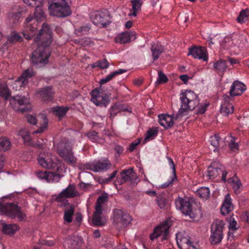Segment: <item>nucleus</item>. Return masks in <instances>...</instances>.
Segmentation results:
<instances>
[{
    "label": "nucleus",
    "mask_w": 249,
    "mask_h": 249,
    "mask_svg": "<svg viewBox=\"0 0 249 249\" xmlns=\"http://www.w3.org/2000/svg\"><path fill=\"white\" fill-rule=\"evenodd\" d=\"M180 100L181 102L180 108L176 115L175 119L177 120L186 114L189 111L194 110L198 107L197 114H202L206 110V107L209 104L205 103L199 106V100L197 95L193 91L186 90L184 92L180 94Z\"/></svg>",
    "instance_id": "2"
},
{
    "label": "nucleus",
    "mask_w": 249,
    "mask_h": 249,
    "mask_svg": "<svg viewBox=\"0 0 249 249\" xmlns=\"http://www.w3.org/2000/svg\"><path fill=\"white\" fill-rule=\"evenodd\" d=\"M176 205L181 212L186 216H188L191 219L196 217L197 213L196 210L193 208V201L188 198H182L178 197L176 200Z\"/></svg>",
    "instance_id": "6"
},
{
    "label": "nucleus",
    "mask_w": 249,
    "mask_h": 249,
    "mask_svg": "<svg viewBox=\"0 0 249 249\" xmlns=\"http://www.w3.org/2000/svg\"><path fill=\"white\" fill-rule=\"evenodd\" d=\"M227 181L230 183H232V188L234 192L236 194L239 193V189L241 185V183L240 180L234 176L232 178H229Z\"/></svg>",
    "instance_id": "40"
},
{
    "label": "nucleus",
    "mask_w": 249,
    "mask_h": 249,
    "mask_svg": "<svg viewBox=\"0 0 249 249\" xmlns=\"http://www.w3.org/2000/svg\"><path fill=\"white\" fill-rule=\"evenodd\" d=\"M22 41V36L18 32L13 31L8 36L7 42L14 44L17 42H21Z\"/></svg>",
    "instance_id": "33"
},
{
    "label": "nucleus",
    "mask_w": 249,
    "mask_h": 249,
    "mask_svg": "<svg viewBox=\"0 0 249 249\" xmlns=\"http://www.w3.org/2000/svg\"><path fill=\"white\" fill-rule=\"evenodd\" d=\"M97 67H100L102 69H107L109 66V63L106 59H103L96 62Z\"/></svg>",
    "instance_id": "53"
},
{
    "label": "nucleus",
    "mask_w": 249,
    "mask_h": 249,
    "mask_svg": "<svg viewBox=\"0 0 249 249\" xmlns=\"http://www.w3.org/2000/svg\"><path fill=\"white\" fill-rule=\"evenodd\" d=\"M121 179L120 184L128 182L131 184H136L138 181L137 175L134 172L133 168L124 169L120 173Z\"/></svg>",
    "instance_id": "17"
},
{
    "label": "nucleus",
    "mask_w": 249,
    "mask_h": 249,
    "mask_svg": "<svg viewBox=\"0 0 249 249\" xmlns=\"http://www.w3.org/2000/svg\"><path fill=\"white\" fill-rule=\"evenodd\" d=\"M34 19L36 22L40 21L45 18V15L42 7L41 6L37 5L34 13Z\"/></svg>",
    "instance_id": "34"
},
{
    "label": "nucleus",
    "mask_w": 249,
    "mask_h": 249,
    "mask_svg": "<svg viewBox=\"0 0 249 249\" xmlns=\"http://www.w3.org/2000/svg\"><path fill=\"white\" fill-rule=\"evenodd\" d=\"M5 158L2 154L0 153V170H1L4 164Z\"/></svg>",
    "instance_id": "64"
},
{
    "label": "nucleus",
    "mask_w": 249,
    "mask_h": 249,
    "mask_svg": "<svg viewBox=\"0 0 249 249\" xmlns=\"http://www.w3.org/2000/svg\"><path fill=\"white\" fill-rule=\"evenodd\" d=\"M235 137L231 136V140L229 143V147L230 150L233 152L238 150V144L235 142Z\"/></svg>",
    "instance_id": "50"
},
{
    "label": "nucleus",
    "mask_w": 249,
    "mask_h": 249,
    "mask_svg": "<svg viewBox=\"0 0 249 249\" xmlns=\"http://www.w3.org/2000/svg\"><path fill=\"white\" fill-rule=\"evenodd\" d=\"M160 124L165 128L172 126L174 124L173 117L172 116L165 114H161L158 116Z\"/></svg>",
    "instance_id": "28"
},
{
    "label": "nucleus",
    "mask_w": 249,
    "mask_h": 249,
    "mask_svg": "<svg viewBox=\"0 0 249 249\" xmlns=\"http://www.w3.org/2000/svg\"><path fill=\"white\" fill-rule=\"evenodd\" d=\"M167 159L168 160L169 164L170 165L172 169H173V176L171 178L170 180L164 183L162 185V187L164 188H166V187L170 186V185H171L173 183V182H174V181L175 180V179H176L177 178V176H176V167H175V164L174 163V162H173L172 159L170 157H167Z\"/></svg>",
    "instance_id": "36"
},
{
    "label": "nucleus",
    "mask_w": 249,
    "mask_h": 249,
    "mask_svg": "<svg viewBox=\"0 0 249 249\" xmlns=\"http://www.w3.org/2000/svg\"><path fill=\"white\" fill-rule=\"evenodd\" d=\"M102 213V210L99 211L95 209L93 215L92 216V220L93 224L97 226H102L106 224V221L103 220L101 214Z\"/></svg>",
    "instance_id": "31"
},
{
    "label": "nucleus",
    "mask_w": 249,
    "mask_h": 249,
    "mask_svg": "<svg viewBox=\"0 0 249 249\" xmlns=\"http://www.w3.org/2000/svg\"><path fill=\"white\" fill-rule=\"evenodd\" d=\"M249 16V10L248 9L242 10L237 18V20L239 23H242L248 19Z\"/></svg>",
    "instance_id": "47"
},
{
    "label": "nucleus",
    "mask_w": 249,
    "mask_h": 249,
    "mask_svg": "<svg viewBox=\"0 0 249 249\" xmlns=\"http://www.w3.org/2000/svg\"><path fill=\"white\" fill-rule=\"evenodd\" d=\"M11 146V142L8 139L3 137L0 138V150L6 151L10 149Z\"/></svg>",
    "instance_id": "44"
},
{
    "label": "nucleus",
    "mask_w": 249,
    "mask_h": 249,
    "mask_svg": "<svg viewBox=\"0 0 249 249\" xmlns=\"http://www.w3.org/2000/svg\"><path fill=\"white\" fill-rule=\"evenodd\" d=\"M168 81V78L166 75L164 74L161 71H158V78L156 82L157 85L162 83H165Z\"/></svg>",
    "instance_id": "49"
},
{
    "label": "nucleus",
    "mask_w": 249,
    "mask_h": 249,
    "mask_svg": "<svg viewBox=\"0 0 249 249\" xmlns=\"http://www.w3.org/2000/svg\"><path fill=\"white\" fill-rule=\"evenodd\" d=\"M35 173L38 178L45 179L48 182H57L60 178L63 176L55 172H47L46 171H37Z\"/></svg>",
    "instance_id": "20"
},
{
    "label": "nucleus",
    "mask_w": 249,
    "mask_h": 249,
    "mask_svg": "<svg viewBox=\"0 0 249 249\" xmlns=\"http://www.w3.org/2000/svg\"><path fill=\"white\" fill-rule=\"evenodd\" d=\"M36 74L32 69H28L25 70L18 78L14 81L11 86L15 90H19L22 87H25L28 83V79Z\"/></svg>",
    "instance_id": "13"
},
{
    "label": "nucleus",
    "mask_w": 249,
    "mask_h": 249,
    "mask_svg": "<svg viewBox=\"0 0 249 249\" xmlns=\"http://www.w3.org/2000/svg\"><path fill=\"white\" fill-rule=\"evenodd\" d=\"M87 136L89 139L95 141L98 137V133L95 131H92L87 133Z\"/></svg>",
    "instance_id": "61"
},
{
    "label": "nucleus",
    "mask_w": 249,
    "mask_h": 249,
    "mask_svg": "<svg viewBox=\"0 0 249 249\" xmlns=\"http://www.w3.org/2000/svg\"><path fill=\"white\" fill-rule=\"evenodd\" d=\"M74 212V207L71 205L70 208L64 211V220L65 223H70L72 221V216Z\"/></svg>",
    "instance_id": "37"
},
{
    "label": "nucleus",
    "mask_w": 249,
    "mask_h": 249,
    "mask_svg": "<svg viewBox=\"0 0 249 249\" xmlns=\"http://www.w3.org/2000/svg\"><path fill=\"white\" fill-rule=\"evenodd\" d=\"M90 29V25L89 24H86L75 29V32L78 35H86L89 32Z\"/></svg>",
    "instance_id": "45"
},
{
    "label": "nucleus",
    "mask_w": 249,
    "mask_h": 249,
    "mask_svg": "<svg viewBox=\"0 0 249 249\" xmlns=\"http://www.w3.org/2000/svg\"><path fill=\"white\" fill-rule=\"evenodd\" d=\"M22 139L26 145L32 146L33 142L29 133H26V135H22Z\"/></svg>",
    "instance_id": "58"
},
{
    "label": "nucleus",
    "mask_w": 249,
    "mask_h": 249,
    "mask_svg": "<svg viewBox=\"0 0 249 249\" xmlns=\"http://www.w3.org/2000/svg\"><path fill=\"white\" fill-rule=\"evenodd\" d=\"M69 109V107H63L57 106L52 108V111L55 116L61 118L65 116Z\"/></svg>",
    "instance_id": "35"
},
{
    "label": "nucleus",
    "mask_w": 249,
    "mask_h": 249,
    "mask_svg": "<svg viewBox=\"0 0 249 249\" xmlns=\"http://www.w3.org/2000/svg\"><path fill=\"white\" fill-rule=\"evenodd\" d=\"M140 140L138 139L137 141L132 142L129 147V150L130 152H132L136 148L137 145L140 143Z\"/></svg>",
    "instance_id": "63"
},
{
    "label": "nucleus",
    "mask_w": 249,
    "mask_h": 249,
    "mask_svg": "<svg viewBox=\"0 0 249 249\" xmlns=\"http://www.w3.org/2000/svg\"><path fill=\"white\" fill-rule=\"evenodd\" d=\"M158 132V130L156 128H152L149 129L146 133V136L145 138V141L150 139L151 137L153 136H155L157 135Z\"/></svg>",
    "instance_id": "54"
},
{
    "label": "nucleus",
    "mask_w": 249,
    "mask_h": 249,
    "mask_svg": "<svg viewBox=\"0 0 249 249\" xmlns=\"http://www.w3.org/2000/svg\"><path fill=\"white\" fill-rule=\"evenodd\" d=\"M188 55H191L195 58L207 61L208 56L205 48L194 46L189 49Z\"/></svg>",
    "instance_id": "21"
},
{
    "label": "nucleus",
    "mask_w": 249,
    "mask_h": 249,
    "mask_svg": "<svg viewBox=\"0 0 249 249\" xmlns=\"http://www.w3.org/2000/svg\"><path fill=\"white\" fill-rule=\"evenodd\" d=\"M93 171L100 172L106 171L111 167V163L107 159L99 160L96 164H93Z\"/></svg>",
    "instance_id": "26"
},
{
    "label": "nucleus",
    "mask_w": 249,
    "mask_h": 249,
    "mask_svg": "<svg viewBox=\"0 0 249 249\" xmlns=\"http://www.w3.org/2000/svg\"><path fill=\"white\" fill-rule=\"evenodd\" d=\"M122 110V104H114L110 109V116L109 118L111 119H113L119 112Z\"/></svg>",
    "instance_id": "46"
},
{
    "label": "nucleus",
    "mask_w": 249,
    "mask_h": 249,
    "mask_svg": "<svg viewBox=\"0 0 249 249\" xmlns=\"http://www.w3.org/2000/svg\"><path fill=\"white\" fill-rule=\"evenodd\" d=\"M0 225L3 233L9 235H14L16 231L19 230V226L17 224H9L1 221L0 222Z\"/></svg>",
    "instance_id": "25"
},
{
    "label": "nucleus",
    "mask_w": 249,
    "mask_h": 249,
    "mask_svg": "<svg viewBox=\"0 0 249 249\" xmlns=\"http://www.w3.org/2000/svg\"><path fill=\"white\" fill-rule=\"evenodd\" d=\"M12 99L15 102L16 105L20 106L18 109L21 112L29 111L32 108L29 99L25 96L16 95L13 97Z\"/></svg>",
    "instance_id": "19"
},
{
    "label": "nucleus",
    "mask_w": 249,
    "mask_h": 249,
    "mask_svg": "<svg viewBox=\"0 0 249 249\" xmlns=\"http://www.w3.org/2000/svg\"><path fill=\"white\" fill-rule=\"evenodd\" d=\"M222 165L218 163L213 162L209 166L206 175L210 179H214L222 175L221 179L225 182L227 172L221 168Z\"/></svg>",
    "instance_id": "16"
},
{
    "label": "nucleus",
    "mask_w": 249,
    "mask_h": 249,
    "mask_svg": "<svg viewBox=\"0 0 249 249\" xmlns=\"http://www.w3.org/2000/svg\"><path fill=\"white\" fill-rule=\"evenodd\" d=\"M117 173V171L115 170L111 174V175L109 177L106 178H103L102 179V180L101 179H100V183H108L110 182L112 180V179L113 178H115Z\"/></svg>",
    "instance_id": "57"
},
{
    "label": "nucleus",
    "mask_w": 249,
    "mask_h": 249,
    "mask_svg": "<svg viewBox=\"0 0 249 249\" xmlns=\"http://www.w3.org/2000/svg\"><path fill=\"white\" fill-rule=\"evenodd\" d=\"M213 67L215 70L218 72H223L227 68L226 61L219 60L213 64Z\"/></svg>",
    "instance_id": "38"
},
{
    "label": "nucleus",
    "mask_w": 249,
    "mask_h": 249,
    "mask_svg": "<svg viewBox=\"0 0 249 249\" xmlns=\"http://www.w3.org/2000/svg\"><path fill=\"white\" fill-rule=\"evenodd\" d=\"M0 96L7 100L11 96V92L7 85L0 84Z\"/></svg>",
    "instance_id": "39"
},
{
    "label": "nucleus",
    "mask_w": 249,
    "mask_h": 249,
    "mask_svg": "<svg viewBox=\"0 0 249 249\" xmlns=\"http://www.w3.org/2000/svg\"><path fill=\"white\" fill-rule=\"evenodd\" d=\"M57 153L59 156L68 164L75 166L77 158L72 151V145L68 141L60 142L58 146Z\"/></svg>",
    "instance_id": "5"
},
{
    "label": "nucleus",
    "mask_w": 249,
    "mask_h": 249,
    "mask_svg": "<svg viewBox=\"0 0 249 249\" xmlns=\"http://www.w3.org/2000/svg\"><path fill=\"white\" fill-rule=\"evenodd\" d=\"M0 212L11 219L17 217L18 221L26 218V214L21 211V207L13 203L0 202Z\"/></svg>",
    "instance_id": "4"
},
{
    "label": "nucleus",
    "mask_w": 249,
    "mask_h": 249,
    "mask_svg": "<svg viewBox=\"0 0 249 249\" xmlns=\"http://www.w3.org/2000/svg\"><path fill=\"white\" fill-rule=\"evenodd\" d=\"M77 41L78 44L84 46H90L91 45H93L94 44L93 41H92L91 38L89 37L82 38L79 39Z\"/></svg>",
    "instance_id": "51"
},
{
    "label": "nucleus",
    "mask_w": 249,
    "mask_h": 249,
    "mask_svg": "<svg viewBox=\"0 0 249 249\" xmlns=\"http://www.w3.org/2000/svg\"><path fill=\"white\" fill-rule=\"evenodd\" d=\"M246 89L245 85L238 81H236L231 86L230 94L231 96L240 95Z\"/></svg>",
    "instance_id": "24"
},
{
    "label": "nucleus",
    "mask_w": 249,
    "mask_h": 249,
    "mask_svg": "<svg viewBox=\"0 0 249 249\" xmlns=\"http://www.w3.org/2000/svg\"><path fill=\"white\" fill-rule=\"evenodd\" d=\"M25 29L22 32L23 37L29 40L37 32L38 22H36L32 15H30L25 19Z\"/></svg>",
    "instance_id": "12"
},
{
    "label": "nucleus",
    "mask_w": 249,
    "mask_h": 249,
    "mask_svg": "<svg viewBox=\"0 0 249 249\" xmlns=\"http://www.w3.org/2000/svg\"><path fill=\"white\" fill-rule=\"evenodd\" d=\"M38 162L42 167L45 168L51 169L56 168L58 172L62 170L58 166L59 162L56 157L50 153L40 154L38 158Z\"/></svg>",
    "instance_id": "8"
},
{
    "label": "nucleus",
    "mask_w": 249,
    "mask_h": 249,
    "mask_svg": "<svg viewBox=\"0 0 249 249\" xmlns=\"http://www.w3.org/2000/svg\"><path fill=\"white\" fill-rule=\"evenodd\" d=\"M36 94L44 101H50L53 99L54 91L52 86H47L38 89Z\"/></svg>",
    "instance_id": "22"
},
{
    "label": "nucleus",
    "mask_w": 249,
    "mask_h": 249,
    "mask_svg": "<svg viewBox=\"0 0 249 249\" xmlns=\"http://www.w3.org/2000/svg\"><path fill=\"white\" fill-rule=\"evenodd\" d=\"M45 146V142L41 139L38 140L37 142H33V144H32V147L38 149H43Z\"/></svg>",
    "instance_id": "55"
},
{
    "label": "nucleus",
    "mask_w": 249,
    "mask_h": 249,
    "mask_svg": "<svg viewBox=\"0 0 249 249\" xmlns=\"http://www.w3.org/2000/svg\"><path fill=\"white\" fill-rule=\"evenodd\" d=\"M101 89H95L91 92V101L96 106L106 107L108 104L109 95L104 93Z\"/></svg>",
    "instance_id": "14"
},
{
    "label": "nucleus",
    "mask_w": 249,
    "mask_h": 249,
    "mask_svg": "<svg viewBox=\"0 0 249 249\" xmlns=\"http://www.w3.org/2000/svg\"><path fill=\"white\" fill-rule=\"evenodd\" d=\"M35 41L37 43V48L32 53L31 61L33 65L39 68L48 63L51 54L49 46L52 42V34L48 25L43 24Z\"/></svg>",
    "instance_id": "1"
},
{
    "label": "nucleus",
    "mask_w": 249,
    "mask_h": 249,
    "mask_svg": "<svg viewBox=\"0 0 249 249\" xmlns=\"http://www.w3.org/2000/svg\"><path fill=\"white\" fill-rule=\"evenodd\" d=\"M157 202L158 206L161 209H163L165 206V200L164 198L161 196H158Z\"/></svg>",
    "instance_id": "59"
},
{
    "label": "nucleus",
    "mask_w": 249,
    "mask_h": 249,
    "mask_svg": "<svg viewBox=\"0 0 249 249\" xmlns=\"http://www.w3.org/2000/svg\"><path fill=\"white\" fill-rule=\"evenodd\" d=\"M135 38L136 35L134 32H126L118 35L115 40L117 42L124 44L131 40H134Z\"/></svg>",
    "instance_id": "27"
},
{
    "label": "nucleus",
    "mask_w": 249,
    "mask_h": 249,
    "mask_svg": "<svg viewBox=\"0 0 249 249\" xmlns=\"http://www.w3.org/2000/svg\"><path fill=\"white\" fill-rule=\"evenodd\" d=\"M70 0H51L48 7L50 14L58 18L70 16L71 11L68 4Z\"/></svg>",
    "instance_id": "3"
},
{
    "label": "nucleus",
    "mask_w": 249,
    "mask_h": 249,
    "mask_svg": "<svg viewBox=\"0 0 249 249\" xmlns=\"http://www.w3.org/2000/svg\"><path fill=\"white\" fill-rule=\"evenodd\" d=\"M78 194L75 187L73 185H69L68 187L60 193L55 197V201L60 203V207H66L69 204L67 198H73Z\"/></svg>",
    "instance_id": "10"
},
{
    "label": "nucleus",
    "mask_w": 249,
    "mask_h": 249,
    "mask_svg": "<svg viewBox=\"0 0 249 249\" xmlns=\"http://www.w3.org/2000/svg\"><path fill=\"white\" fill-rule=\"evenodd\" d=\"M107 197L108 196L107 194H102L98 198L95 203V209H97V211H99L100 210H102V204L107 201Z\"/></svg>",
    "instance_id": "42"
},
{
    "label": "nucleus",
    "mask_w": 249,
    "mask_h": 249,
    "mask_svg": "<svg viewBox=\"0 0 249 249\" xmlns=\"http://www.w3.org/2000/svg\"><path fill=\"white\" fill-rule=\"evenodd\" d=\"M113 225L118 229H122L127 227L131 222L130 215L120 209H115L113 215Z\"/></svg>",
    "instance_id": "7"
},
{
    "label": "nucleus",
    "mask_w": 249,
    "mask_h": 249,
    "mask_svg": "<svg viewBox=\"0 0 249 249\" xmlns=\"http://www.w3.org/2000/svg\"><path fill=\"white\" fill-rule=\"evenodd\" d=\"M196 193L197 195L201 198L207 199L210 196L209 188L202 187L197 189Z\"/></svg>",
    "instance_id": "43"
},
{
    "label": "nucleus",
    "mask_w": 249,
    "mask_h": 249,
    "mask_svg": "<svg viewBox=\"0 0 249 249\" xmlns=\"http://www.w3.org/2000/svg\"><path fill=\"white\" fill-rule=\"evenodd\" d=\"M225 226L224 221L220 219H215L211 226V235L210 240L213 244L220 243L223 237V230Z\"/></svg>",
    "instance_id": "9"
},
{
    "label": "nucleus",
    "mask_w": 249,
    "mask_h": 249,
    "mask_svg": "<svg viewBox=\"0 0 249 249\" xmlns=\"http://www.w3.org/2000/svg\"><path fill=\"white\" fill-rule=\"evenodd\" d=\"M231 41L230 37H226L224 38V40L222 41L221 45L223 47L226 49H229V45H226V43L230 44V42Z\"/></svg>",
    "instance_id": "62"
},
{
    "label": "nucleus",
    "mask_w": 249,
    "mask_h": 249,
    "mask_svg": "<svg viewBox=\"0 0 249 249\" xmlns=\"http://www.w3.org/2000/svg\"><path fill=\"white\" fill-rule=\"evenodd\" d=\"M41 118L43 120V124L40 126L37 130L35 131L34 133H40L44 131V130L47 128V124L48 123L47 118L46 116L44 114L40 115Z\"/></svg>",
    "instance_id": "48"
},
{
    "label": "nucleus",
    "mask_w": 249,
    "mask_h": 249,
    "mask_svg": "<svg viewBox=\"0 0 249 249\" xmlns=\"http://www.w3.org/2000/svg\"><path fill=\"white\" fill-rule=\"evenodd\" d=\"M219 138L218 135L215 134L210 137V142L211 145L214 148L213 151H215L216 148L219 146Z\"/></svg>",
    "instance_id": "52"
},
{
    "label": "nucleus",
    "mask_w": 249,
    "mask_h": 249,
    "mask_svg": "<svg viewBox=\"0 0 249 249\" xmlns=\"http://www.w3.org/2000/svg\"><path fill=\"white\" fill-rule=\"evenodd\" d=\"M172 225L171 218L163 221L160 225L156 227L154 232L150 234L151 240L153 241L160 236H161L162 240L166 239L169 233V229Z\"/></svg>",
    "instance_id": "11"
},
{
    "label": "nucleus",
    "mask_w": 249,
    "mask_h": 249,
    "mask_svg": "<svg viewBox=\"0 0 249 249\" xmlns=\"http://www.w3.org/2000/svg\"><path fill=\"white\" fill-rule=\"evenodd\" d=\"M176 240L178 247L180 249L183 248H193L195 249L198 248V246L197 243L194 244L190 241L189 237L185 233L178 232L176 234Z\"/></svg>",
    "instance_id": "18"
},
{
    "label": "nucleus",
    "mask_w": 249,
    "mask_h": 249,
    "mask_svg": "<svg viewBox=\"0 0 249 249\" xmlns=\"http://www.w3.org/2000/svg\"><path fill=\"white\" fill-rule=\"evenodd\" d=\"M90 19L94 24L99 27L106 26L110 23L109 15L107 12H94L91 14Z\"/></svg>",
    "instance_id": "15"
},
{
    "label": "nucleus",
    "mask_w": 249,
    "mask_h": 249,
    "mask_svg": "<svg viewBox=\"0 0 249 249\" xmlns=\"http://www.w3.org/2000/svg\"><path fill=\"white\" fill-rule=\"evenodd\" d=\"M164 47L160 44L157 43L152 44L151 47V51L153 60H158L160 55L164 53Z\"/></svg>",
    "instance_id": "30"
},
{
    "label": "nucleus",
    "mask_w": 249,
    "mask_h": 249,
    "mask_svg": "<svg viewBox=\"0 0 249 249\" xmlns=\"http://www.w3.org/2000/svg\"><path fill=\"white\" fill-rule=\"evenodd\" d=\"M238 227L239 226L237 225L236 221L232 217H230L229 220V229L234 231L237 230Z\"/></svg>",
    "instance_id": "56"
},
{
    "label": "nucleus",
    "mask_w": 249,
    "mask_h": 249,
    "mask_svg": "<svg viewBox=\"0 0 249 249\" xmlns=\"http://www.w3.org/2000/svg\"><path fill=\"white\" fill-rule=\"evenodd\" d=\"M132 4L133 13H130L129 16H133L136 17L137 16V12L141 9L142 5V0H133L131 1Z\"/></svg>",
    "instance_id": "41"
},
{
    "label": "nucleus",
    "mask_w": 249,
    "mask_h": 249,
    "mask_svg": "<svg viewBox=\"0 0 249 249\" xmlns=\"http://www.w3.org/2000/svg\"><path fill=\"white\" fill-rule=\"evenodd\" d=\"M126 71H127L124 69H119L118 70L113 71L107 75L105 78L101 79L99 83L101 85L104 84L110 81L116 76L124 73L126 72Z\"/></svg>",
    "instance_id": "32"
},
{
    "label": "nucleus",
    "mask_w": 249,
    "mask_h": 249,
    "mask_svg": "<svg viewBox=\"0 0 249 249\" xmlns=\"http://www.w3.org/2000/svg\"><path fill=\"white\" fill-rule=\"evenodd\" d=\"M27 121L30 124L35 125L36 124L37 120L34 116L28 115L26 117Z\"/></svg>",
    "instance_id": "60"
},
{
    "label": "nucleus",
    "mask_w": 249,
    "mask_h": 249,
    "mask_svg": "<svg viewBox=\"0 0 249 249\" xmlns=\"http://www.w3.org/2000/svg\"><path fill=\"white\" fill-rule=\"evenodd\" d=\"M223 97L225 101L222 104L220 111L223 115L227 116L230 114H232L233 112L234 107L232 104L229 102L230 97L224 95Z\"/></svg>",
    "instance_id": "23"
},
{
    "label": "nucleus",
    "mask_w": 249,
    "mask_h": 249,
    "mask_svg": "<svg viewBox=\"0 0 249 249\" xmlns=\"http://www.w3.org/2000/svg\"><path fill=\"white\" fill-rule=\"evenodd\" d=\"M233 209V206L231 202V198L229 194H227L225 197V200L221 208V212L222 214L226 215L228 214Z\"/></svg>",
    "instance_id": "29"
}]
</instances>
